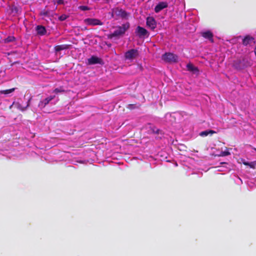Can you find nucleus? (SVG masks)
Returning a JSON list of instances; mask_svg holds the SVG:
<instances>
[{"label":"nucleus","mask_w":256,"mask_h":256,"mask_svg":"<svg viewBox=\"0 0 256 256\" xmlns=\"http://www.w3.org/2000/svg\"><path fill=\"white\" fill-rule=\"evenodd\" d=\"M230 154V152L228 151H222L220 153V156H224Z\"/></svg>","instance_id":"nucleus-24"},{"label":"nucleus","mask_w":256,"mask_h":256,"mask_svg":"<svg viewBox=\"0 0 256 256\" xmlns=\"http://www.w3.org/2000/svg\"><path fill=\"white\" fill-rule=\"evenodd\" d=\"M216 134V132L213 130H206L204 131H202L200 132V135L201 136H208L209 134L212 135V134Z\"/></svg>","instance_id":"nucleus-19"},{"label":"nucleus","mask_w":256,"mask_h":256,"mask_svg":"<svg viewBox=\"0 0 256 256\" xmlns=\"http://www.w3.org/2000/svg\"><path fill=\"white\" fill-rule=\"evenodd\" d=\"M50 14V12L48 11L47 10H44L43 12H41V15L44 16H48Z\"/></svg>","instance_id":"nucleus-27"},{"label":"nucleus","mask_w":256,"mask_h":256,"mask_svg":"<svg viewBox=\"0 0 256 256\" xmlns=\"http://www.w3.org/2000/svg\"><path fill=\"white\" fill-rule=\"evenodd\" d=\"M146 24L148 27L154 30L156 27V22L152 16H148L146 19Z\"/></svg>","instance_id":"nucleus-8"},{"label":"nucleus","mask_w":256,"mask_h":256,"mask_svg":"<svg viewBox=\"0 0 256 256\" xmlns=\"http://www.w3.org/2000/svg\"><path fill=\"white\" fill-rule=\"evenodd\" d=\"M202 36L205 38L209 40L211 42H213V34L210 31H206L202 33Z\"/></svg>","instance_id":"nucleus-15"},{"label":"nucleus","mask_w":256,"mask_h":256,"mask_svg":"<svg viewBox=\"0 0 256 256\" xmlns=\"http://www.w3.org/2000/svg\"><path fill=\"white\" fill-rule=\"evenodd\" d=\"M254 44V38L250 35L246 36L242 40V44L245 46L252 45Z\"/></svg>","instance_id":"nucleus-9"},{"label":"nucleus","mask_w":256,"mask_h":256,"mask_svg":"<svg viewBox=\"0 0 256 256\" xmlns=\"http://www.w3.org/2000/svg\"><path fill=\"white\" fill-rule=\"evenodd\" d=\"M251 64L250 61L246 58L238 60L234 63L235 68L238 70L244 69L245 68L250 66Z\"/></svg>","instance_id":"nucleus-2"},{"label":"nucleus","mask_w":256,"mask_h":256,"mask_svg":"<svg viewBox=\"0 0 256 256\" xmlns=\"http://www.w3.org/2000/svg\"><path fill=\"white\" fill-rule=\"evenodd\" d=\"M243 164L245 166H248V164H249V162H244Z\"/></svg>","instance_id":"nucleus-30"},{"label":"nucleus","mask_w":256,"mask_h":256,"mask_svg":"<svg viewBox=\"0 0 256 256\" xmlns=\"http://www.w3.org/2000/svg\"><path fill=\"white\" fill-rule=\"evenodd\" d=\"M68 18V16L66 15L65 14H63L60 16L58 18V20L60 21H64L66 20Z\"/></svg>","instance_id":"nucleus-22"},{"label":"nucleus","mask_w":256,"mask_h":256,"mask_svg":"<svg viewBox=\"0 0 256 256\" xmlns=\"http://www.w3.org/2000/svg\"><path fill=\"white\" fill-rule=\"evenodd\" d=\"M162 59L169 63L176 62L178 61V56L173 53L166 52L162 56Z\"/></svg>","instance_id":"nucleus-3"},{"label":"nucleus","mask_w":256,"mask_h":256,"mask_svg":"<svg viewBox=\"0 0 256 256\" xmlns=\"http://www.w3.org/2000/svg\"><path fill=\"white\" fill-rule=\"evenodd\" d=\"M70 47V45L68 44H61L58 45L54 46V50L56 52H58L62 50L68 49Z\"/></svg>","instance_id":"nucleus-16"},{"label":"nucleus","mask_w":256,"mask_h":256,"mask_svg":"<svg viewBox=\"0 0 256 256\" xmlns=\"http://www.w3.org/2000/svg\"><path fill=\"white\" fill-rule=\"evenodd\" d=\"M55 98V96H50L46 98L44 100L40 101V102L38 104V106L40 108H44L48 104H49V102L54 99Z\"/></svg>","instance_id":"nucleus-10"},{"label":"nucleus","mask_w":256,"mask_h":256,"mask_svg":"<svg viewBox=\"0 0 256 256\" xmlns=\"http://www.w3.org/2000/svg\"><path fill=\"white\" fill-rule=\"evenodd\" d=\"M112 16L114 18H116V16H120L126 18L128 17V14L122 8H116L112 10Z\"/></svg>","instance_id":"nucleus-4"},{"label":"nucleus","mask_w":256,"mask_h":256,"mask_svg":"<svg viewBox=\"0 0 256 256\" xmlns=\"http://www.w3.org/2000/svg\"><path fill=\"white\" fill-rule=\"evenodd\" d=\"M65 90L62 87L60 88H56L54 90V92L56 94H58L59 92H64Z\"/></svg>","instance_id":"nucleus-23"},{"label":"nucleus","mask_w":256,"mask_h":256,"mask_svg":"<svg viewBox=\"0 0 256 256\" xmlns=\"http://www.w3.org/2000/svg\"><path fill=\"white\" fill-rule=\"evenodd\" d=\"M56 2L58 4H64V0H56Z\"/></svg>","instance_id":"nucleus-28"},{"label":"nucleus","mask_w":256,"mask_h":256,"mask_svg":"<svg viewBox=\"0 0 256 256\" xmlns=\"http://www.w3.org/2000/svg\"><path fill=\"white\" fill-rule=\"evenodd\" d=\"M15 40V38L14 36H8L4 40L5 43H8Z\"/></svg>","instance_id":"nucleus-21"},{"label":"nucleus","mask_w":256,"mask_h":256,"mask_svg":"<svg viewBox=\"0 0 256 256\" xmlns=\"http://www.w3.org/2000/svg\"><path fill=\"white\" fill-rule=\"evenodd\" d=\"M136 35L139 38H147L149 36V32L144 28L138 26L135 30Z\"/></svg>","instance_id":"nucleus-5"},{"label":"nucleus","mask_w":256,"mask_h":256,"mask_svg":"<svg viewBox=\"0 0 256 256\" xmlns=\"http://www.w3.org/2000/svg\"><path fill=\"white\" fill-rule=\"evenodd\" d=\"M168 6V4L166 2H160L155 6L154 11L156 13L159 12Z\"/></svg>","instance_id":"nucleus-12"},{"label":"nucleus","mask_w":256,"mask_h":256,"mask_svg":"<svg viewBox=\"0 0 256 256\" xmlns=\"http://www.w3.org/2000/svg\"><path fill=\"white\" fill-rule=\"evenodd\" d=\"M88 64H100L102 60L96 56H92L88 60Z\"/></svg>","instance_id":"nucleus-13"},{"label":"nucleus","mask_w":256,"mask_h":256,"mask_svg":"<svg viewBox=\"0 0 256 256\" xmlns=\"http://www.w3.org/2000/svg\"><path fill=\"white\" fill-rule=\"evenodd\" d=\"M36 30L37 32V34H40V36H43L45 34L46 32V30L45 27L42 26H38L36 27Z\"/></svg>","instance_id":"nucleus-17"},{"label":"nucleus","mask_w":256,"mask_h":256,"mask_svg":"<svg viewBox=\"0 0 256 256\" xmlns=\"http://www.w3.org/2000/svg\"><path fill=\"white\" fill-rule=\"evenodd\" d=\"M187 70L194 74L198 73L199 70L197 67L195 66L192 63H188L186 65Z\"/></svg>","instance_id":"nucleus-14"},{"label":"nucleus","mask_w":256,"mask_h":256,"mask_svg":"<svg viewBox=\"0 0 256 256\" xmlns=\"http://www.w3.org/2000/svg\"><path fill=\"white\" fill-rule=\"evenodd\" d=\"M138 55V50L136 49H131L125 53L124 56L126 59L131 60L136 58Z\"/></svg>","instance_id":"nucleus-7"},{"label":"nucleus","mask_w":256,"mask_h":256,"mask_svg":"<svg viewBox=\"0 0 256 256\" xmlns=\"http://www.w3.org/2000/svg\"><path fill=\"white\" fill-rule=\"evenodd\" d=\"M148 132V134H159L160 132V130L156 128L154 126L150 124H148L147 126Z\"/></svg>","instance_id":"nucleus-11"},{"label":"nucleus","mask_w":256,"mask_h":256,"mask_svg":"<svg viewBox=\"0 0 256 256\" xmlns=\"http://www.w3.org/2000/svg\"><path fill=\"white\" fill-rule=\"evenodd\" d=\"M130 27V24L128 22L123 24L120 26H117L114 32L108 34L107 37L108 39H112L113 38L118 39L124 34L129 29Z\"/></svg>","instance_id":"nucleus-1"},{"label":"nucleus","mask_w":256,"mask_h":256,"mask_svg":"<svg viewBox=\"0 0 256 256\" xmlns=\"http://www.w3.org/2000/svg\"><path fill=\"white\" fill-rule=\"evenodd\" d=\"M31 99L32 98H30L28 100V102H27V104H26V106H21V104L19 102H16V103L14 104L15 105V106L16 107V108L20 110L21 111H24L26 109V108L29 106L30 104V101Z\"/></svg>","instance_id":"nucleus-18"},{"label":"nucleus","mask_w":256,"mask_h":256,"mask_svg":"<svg viewBox=\"0 0 256 256\" xmlns=\"http://www.w3.org/2000/svg\"><path fill=\"white\" fill-rule=\"evenodd\" d=\"M14 90H15V88H10V89H8V90H2L0 91V94H8L12 92H14Z\"/></svg>","instance_id":"nucleus-20"},{"label":"nucleus","mask_w":256,"mask_h":256,"mask_svg":"<svg viewBox=\"0 0 256 256\" xmlns=\"http://www.w3.org/2000/svg\"><path fill=\"white\" fill-rule=\"evenodd\" d=\"M84 22L90 26H102L103 23L98 19L93 18H88L84 20Z\"/></svg>","instance_id":"nucleus-6"},{"label":"nucleus","mask_w":256,"mask_h":256,"mask_svg":"<svg viewBox=\"0 0 256 256\" xmlns=\"http://www.w3.org/2000/svg\"><path fill=\"white\" fill-rule=\"evenodd\" d=\"M256 166V162H249L248 166L252 168H254Z\"/></svg>","instance_id":"nucleus-26"},{"label":"nucleus","mask_w":256,"mask_h":256,"mask_svg":"<svg viewBox=\"0 0 256 256\" xmlns=\"http://www.w3.org/2000/svg\"><path fill=\"white\" fill-rule=\"evenodd\" d=\"M254 149L256 151V148H254Z\"/></svg>","instance_id":"nucleus-31"},{"label":"nucleus","mask_w":256,"mask_h":256,"mask_svg":"<svg viewBox=\"0 0 256 256\" xmlns=\"http://www.w3.org/2000/svg\"><path fill=\"white\" fill-rule=\"evenodd\" d=\"M79 8L82 10H90V8L87 6H79Z\"/></svg>","instance_id":"nucleus-25"},{"label":"nucleus","mask_w":256,"mask_h":256,"mask_svg":"<svg viewBox=\"0 0 256 256\" xmlns=\"http://www.w3.org/2000/svg\"><path fill=\"white\" fill-rule=\"evenodd\" d=\"M12 11L14 10L16 12H17L18 11V8L16 7H14L12 10Z\"/></svg>","instance_id":"nucleus-29"}]
</instances>
